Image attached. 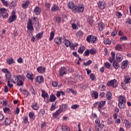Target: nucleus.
Instances as JSON below:
<instances>
[{
    "label": "nucleus",
    "mask_w": 131,
    "mask_h": 131,
    "mask_svg": "<svg viewBox=\"0 0 131 131\" xmlns=\"http://www.w3.org/2000/svg\"><path fill=\"white\" fill-rule=\"evenodd\" d=\"M75 6V5L74 4V2H73L72 1H70L68 3L67 7H68V9H72L73 8H74Z\"/></svg>",
    "instance_id": "c756f323"
},
{
    "label": "nucleus",
    "mask_w": 131,
    "mask_h": 131,
    "mask_svg": "<svg viewBox=\"0 0 131 131\" xmlns=\"http://www.w3.org/2000/svg\"><path fill=\"white\" fill-rule=\"evenodd\" d=\"M3 111L4 113H7L8 114H11L12 112H11V110L8 107H4L3 108Z\"/></svg>",
    "instance_id": "c9c22d12"
},
{
    "label": "nucleus",
    "mask_w": 131,
    "mask_h": 131,
    "mask_svg": "<svg viewBox=\"0 0 131 131\" xmlns=\"http://www.w3.org/2000/svg\"><path fill=\"white\" fill-rule=\"evenodd\" d=\"M32 107L34 110H38V109H39V105L37 102H34L33 103Z\"/></svg>",
    "instance_id": "5701e85b"
},
{
    "label": "nucleus",
    "mask_w": 131,
    "mask_h": 131,
    "mask_svg": "<svg viewBox=\"0 0 131 131\" xmlns=\"http://www.w3.org/2000/svg\"><path fill=\"white\" fill-rule=\"evenodd\" d=\"M16 82H17V85H18V86H22V85L24 84V83H23V81L20 79L18 80Z\"/></svg>",
    "instance_id": "09e8293b"
},
{
    "label": "nucleus",
    "mask_w": 131,
    "mask_h": 131,
    "mask_svg": "<svg viewBox=\"0 0 131 131\" xmlns=\"http://www.w3.org/2000/svg\"><path fill=\"white\" fill-rule=\"evenodd\" d=\"M63 43L64 45H65L66 47H67V48H68V47H70V45H71L70 41L66 39L63 41Z\"/></svg>",
    "instance_id": "e433bc0d"
},
{
    "label": "nucleus",
    "mask_w": 131,
    "mask_h": 131,
    "mask_svg": "<svg viewBox=\"0 0 131 131\" xmlns=\"http://www.w3.org/2000/svg\"><path fill=\"white\" fill-rule=\"evenodd\" d=\"M111 56L112 57H109L108 58V61L110 63H112L113 61H115V52L112 51Z\"/></svg>",
    "instance_id": "9d476101"
},
{
    "label": "nucleus",
    "mask_w": 131,
    "mask_h": 131,
    "mask_svg": "<svg viewBox=\"0 0 131 131\" xmlns=\"http://www.w3.org/2000/svg\"><path fill=\"white\" fill-rule=\"evenodd\" d=\"M108 86H112L114 89H116L118 85L117 84V80L113 79L108 81L107 83Z\"/></svg>",
    "instance_id": "7ed1b4c3"
},
{
    "label": "nucleus",
    "mask_w": 131,
    "mask_h": 131,
    "mask_svg": "<svg viewBox=\"0 0 131 131\" xmlns=\"http://www.w3.org/2000/svg\"><path fill=\"white\" fill-rule=\"evenodd\" d=\"M17 61L18 63H19V64H21V63H23V59H22V57H19V58L17 59Z\"/></svg>",
    "instance_id": "69168bd1"
},
{
    "label": "nucleus",
    "mask_w": 131,
    "mask_h": 131,
    "mask_svg": "<svg viewBox=\"0 0 131 131\" xmlns=\"http://www.w3.org/2000/svg\"><path fill=\"white\" fill-rule=\"evenodd\" d=\"M116 57L117 62H119V63H120V62H122V60H123V56L119 53H117Z\"/></svg>",
    "instance_id": "1a4fd4ad"
},
{
    "label": "nucleus",
    "mask_w": 131,
    "mask_h": 131,
    "mask_svg": "<svg viewBox=\"0 0 131 131\" xmlns=\"http://www.w3.org/2000/svg\"><path fill=\"white\" fill-rule=\"evenodd\" d=\"M104 67L106 68V69H109L110 67H111V64L108 62H104Z\"/></svg>",
    "instance_id": "49530a36"
},
{
    "label": "nucleus",
    "mask_w": 131,
    "mask_h": 131,
    "mask_svg": "<svg viewBox=\"0 0 131 131\" xmlns=\"http://www.w3.org/2000/svg\"><path fill=\"white\" fill-rule=\"evenodd\" d=\"M90 50H87L84 52V56H86V57H88V56H90Z\"/></svg>",
    "instance_id": "0e129e2a"
},
{
    "label": "nucleus",
    "mask_w": 131,
    "mask_h": 131,
    "mask_svg": "<svg viewBox=\"0 0 131 131\" xmlns=\"http://www.w3.org/2000/svg\"><path fill=\"white\" fill-rule=\"evenodd\" d=\"M55 109H56V103H53L52 104L50 110H51V111H54V110H55Z\"/></svg>",
    "instance_id": "4d7b16f0"
},
{
    "label": "nucleus",
    "mask_w": 131,
    "mask_h": 131,
    "mask_svg": "<svg viewBox=\"0 0 131 131\" xmlns=\"http://www.w3.org/2000/svg\"><path fill=\"white\" fill-rule=\"evenodd\" d=\"M61 111H59V110H57L56 112L52 114V116L53 118H58V117L60 114H61Z\"/></svg>",
    "instance_id": "dca6fc26"
},
{
    "label": "nucleus",
    "mask_w": 131,
    "mask_h": 131,
    "mask_svg": "<svg viewBox=\"0 0 131 131\" xmlns=\"http://www.w3.org/2000/svg\"><path fill=\"white\" fill-rule=\"evenodd\" d=\"M99 90H100V91H105V90H106V86H105V85L102 84L99 85Z\"/></svg>",
    "instance_id": "8fccbe9b"
},
{
    "label": "nucleus",
    "mask_w": 131,
    "mask_h": 131,
    "mask_svg": "<svg viewBox=\"0 0 131 131\" xmlns=\"http://www.w3.org/2000/svg\"><path fill=\"white\" fill-rule=\"evenodd\" d=\"M67 73V69L65 67H61L59 69V75L60 76H64Z\"/></svg>",
    "instance_id": "39448f33"
},
{
    "label": "nucleus",
    "mask_w": 131,
    "mask_h": 131,
    "mask_svg": "<svg viewBox=\"0 0 131 131\" xmlns=\"http://www.w3.org/2000/svg\"><path fill=\"white\" fill-rule=\"evenodd\" d=\"M19 79H22V76L18 75L16 76V75H13V77L11 78V81L13 83H16Z\"/></svg>",
    "instance_id": "20e7f679"
},
{
    "label": "nucleus",
    "mask_w": 131,
    "mask_h": 131,
    "mask_svg": "<svg viewBox=\"0 0 131 131\" xmlns=\"http://www.w3.org/2000/svg\"><path fill=\"white\" fill-rule=\"evenodd\" d=\"M76 35L77 37H81L82 36V32L81 31L77 32Z\"/></svg>",
    "instance_id": "603ef678"
},
{
    "label": "nucleus",
    "mask_w": 131,
    "mask_h": 131,
    "mask_svg": "<svg viewBox=\"0 0 131 131\" xmlns=\"http://www.w3.org/2000/svg\"><path fill=\"white\" fill-rule=\"evenodd\" d=\"M29 4H30V1L29 0L26 1L23 5H22V8L23 9H26L27 8H28L29 6Z\"/></svg>",
    "instance_id": "6ab92c4d"
},
{
    "label": "nucleus",
    "mask_w": 131,
    "mask_h": 131,
    "mask_svg": "<svg viewBox=\"0 0 131 131\" xmlns=\"http://www.w3.org/2000/svg\"><path fill=\"white\" fill-rule=\"evenodd\" d=\"M106 97L107 99V100H111L112 99V94L110 92H108L106 93Z\"/></svg>",
    "instance_id": "4c0bfd02"
},
{
    "label": "nucleus",
    "mask_w": 131,
    "mask_h": 131,
    "mask_svg": "<svg viewBox=\"0 0 131 131\" xmlns=\"http://www.w3.org/2000/svg\"><path fill=\"white\" fill-rule=\"evenodd\" d=\"M106 104V101H101L99 102V105H98V111L99 112H101V109L105 106Z\"/></svg>",
    "instance_id": "9b49d317"
},
{
    "label": "nucleus",
    "mask_w": 131,
    "mask_h": 131,
    "mask_svg": "<svg viewBox=\"0 0 131 131\" xmlns=\"http://www.w3.org/2000/svg\"><path fill=\"white\" fill-rule=\"evenodd\" d=\"M89 51L91 55H94V54H96V53H97V50L95 48H92Z\"/></svg>",
    "instance_id": "de8ad7c7"
},
{
    "label": "nucleus",
    "mask_w": 131,
    "mask_h": 131,
    "mask_svg": "<svg viewBox=\"0 0 131 131\" xmlns=\"http://www.w3.org/2000/svg\"><path fill=\"white\" fill-rule=\"evenodd\" d=\"M56 23L57 24H59L61 22V17L57 16L56 17V20H55Z\"/></svg>",
    "instance_id": "052dcab7"
},
{
    "label": "nucleus",
    "mask_w": 131,
    "mask_h": 131,
    "mask_svg": "<svg viewBox=\"0 0 131 131\" xmlns=\"http://www.w3.org/2000/svg\"><path fill=\"white\" fill-rule=\"evenodd\" d=\"M55 36V31H51L50 34V37L49 39V41H52L54 39Z\"/></svg>",
    "instance_id": "473e14b6"
},
{
    "label": "nucleus",
    "mask_w": 131,
    "mask_h": 131,
    "mask_svg": "<svg viewBox=\"0 0 131 131\" xmlns=\"http://www.w3.org/2000/svg\"><path fill=\"white\" fill-rule=\"evenodd\" d=\"M16 20V15H12L10 16L9 18V23H12V22H14V21Z\"/></svg>",
    "instance_id": "7c9ffc66"
},
{
    "label": "nucleus",
    "mask_w": 131,
    "mask_h": 131,
    "mask_svg": "<svg viewBox=\"0 0 131 131\" xmlns=\"http://www.w3.org/2000/svg\"><path fill=\"white\" fill-rule=\"evenodd\" d=\"M118 63H119L118 61L114 60L113 67H114V68H115L116 70H117V69L119 68V64H118Z\"/></svg>",
    "instance_id": "393cba45"
},
{
    "label": "nucleus",
    "mask_w": 131,
    "mask_h": 131,
    "mask_svg": "<svg viewBox=\"0 0 131 131\" xmlns=\"http://www.w3.org/2000/svg\"><path fill=\"white\" fill-rule=\"evenodd\" d=\"M46 114V111L44 109H41L38 113V117H42Z\"/></svg>",
    "instance_id": "cd10ccee"
},
{
    "label": "nucleus",
    "mask_w": 131,
    "mask_h": 131,
    "mask_svg": "<svg viewBox=\"0 0 131 131\" xmlns=\"http://www.w3.org/2000/svg\"><path fill=\"white\" fill-rule=\"evenodd\" d=\"M2 72L5 74V77L7 80H10L11 79V72L9 71L8 69L3 68L1 69Z\"/></svg>",
    "instance_id": "f257e3e1"
},
{
    "label": "nucleus",
    "mask_w": 131,
    "mask_h": 131,
    "mask_svg": "<svg viewBox=\"0 0 131 131\" xmlns=\"http://www.w3.org/2000/svg\"><path fill=\"white\" fill-rule=\"evenodd\" d=\"M17 7V2L15 1H12L10 4L9 5V8L11 10H13V9H15Z\"/></svg>",
    "instance_id": "2eb2a0df"
},
{
    "label": "nucleus",
    "mask_w": 131,
    "mask_h": 131,
    "mask_svg": "<svg viewBox=\"0 0 131 131\" xmlns=\"http://www.w3.org/2000/svg\"><path fill=\"white\" fill-rule=\"evenodd\" d=\"M124 122L126 128H130V123H129L128 120L125 119L124 120Z\"/></svg>",
    "instance_id": "f704fd0d"
},
{
    "label": "nucleus",
    "mask_w": 131,
    "mask_h": 131,
    "mask_svg": "<svg viewBox=\"0 0 131 131\" xmlns=\"http://www.w3.org/2000/svg\"><path fill=\"white\" fill-rule=\"evenodd\" d=\"M43 80L44 79L42 76H38L35 79L36 82H37L39 84H40V83H42V82H43Z\"/></svg>",
    "instance_id": "6e6552de"
},
{
    "label": "nucleus",
    "mask_w": 131,
    "mask_h": 131,
    "mask_svg": "<svg viewBox=\"0 0 131 131\" xmlns=\"http://www.w3.org/2000/svg\"><path fill=\"white\" fill-rule=\"evenodd\" d=\"M1 2L5 7H8V6H9V3H8L7 1H6L5 0H1Z\"/></svg>",
    "instance_id": "bf43d9fd"
},
{
    "label": "nucleus",
    "mask_w": 131,
    "mask_h": 131,
    "mask_svg": "<svg viewBox=\"0 0 131 131\" xmlns=\"http://www.w3.org/2000/svg\"><path fill=\"white\" fill-rule=\"evenodd\" d=\"M74 12L76 13V12H82V5H78L77 7H75L74 10Z\"/></svg>",
    "instance_id": "a211bd4d"
},
{
    "label": "nucleus",
    "mask_w": 131,
    "mask_h": 131,
    "mask_svg": "<svg viewBox=\"0 0 131 131\" xmlns=\"http://www.w3.org/2000/svg\"><path fill=\"white\" fill-rule=\"evenodd\" d=\"M51 83L52 85L54 86V88H56L58 86V83L56 81H52L51 82Z\"/></svg>",
    "instance_id": "5fc2aeb1"
},
{
    "label": "nucleus",
    "mask_w": 131,
    "mask_h": 131,
    "mask_svg": "<svg viewBox=\"0 0 131 131\" xmlns=\"http://www.w3.org/2000/svg\"><path fill=\"white\" fill-rule=\"evenodd\" d=\"M129 80H130V77L128 75H126L124 78V82L125 84H127V83H129Z\"/></svg>",
    "instance_id": "72a5a7b5"
},
{
    "label": "nucleus",
    "mask_w": 131,
    "mask_h": 131,
    "mask_svg": "<svg viewBox=\"0 0 131 131\" xmlns=\"http://www.w3.org/2000/svg\"><path fill=\"white\" fill-rule=\"evenodd\" d=\"M91 96L92 98H94V99H98L99 97V93L97 91H93L91 94Z\"/></svg>",
    "instance_id": "a878e982"
},
{
    "label": "nucleus",
    "mask_w": 131,
    "mask_h": 131,
    "mask_svg": "<svg viewBox=\"0 0 131 131\" xmlns=\"http://www.w3.org/2000/svg\"><path fill=\"white\" fill-rule=\"evenodd\" d=\"M7 10L6 8H1L0 9V13L1 14H4L5 13H6Z\"/></svg>",
    "instance_id": "680f3d73"
},
{
    "label": "nucleus",
    "mask_w": 131,
    "mask_h": 131,
    "mask_svg": "<svg viewBox=\"0 0 131 131\" xmlns=\"http://www.w3.org/2000/svg\"><path fill=\"white\" fill-rule=\"evenodd\" d=\"M6 62L8 65H12L13 63H15V61H14V58H8L6 60Z\"/></svg>",
    "instance_id": "c85d7f7f"
},
{
    "label": "nucleus",
    "mask_w": 131,
    "mask_h": 131,
    "mask_svg": "<svg viewBox=\"0 0 131 131\" xmlns=\"http://www.w3.org/2000/svg\"><path fill=\"white\" fill-rule=\"evenodd\" d=\"M115 50L117 51H122V46L120 44H117L115 47Z\"/></svg>",
    "instance_id": "37998d69"
},
{
    "label": "nucleus",
    "mask_w": 131,
    "mask_h": 131,
    "mask_svg": "<svg viewBox=\"0 0 131 131\" xmlns=\"http://www.w3.org/2000/svg\"><path fill=\"white\" fill-rule=\"evenodd\" d=\"M37 71L39 73L43 74V73H45V72H46V68L42 67L41 66H39L37 68Z\"/></svg>",
    "instance_id": "ddd939ff"
},
{
    "label": "nucleus",
    "mask_w": 131,
    "mask_h": 131,
    "mask_svg": "<svg viewBox=\"0 0 131 131\" xmlns=\"http://www.w3.org/2000/svg\"><path fill=\"white\" fill-rule=\"evenodd\" d=\"M125 103L126 102L119 101L118 104V107H119L120 109H124V108H125Z\"/></svg>",
    "instance_id": "bb28decb"
},
{
    "label": "nucleus",
    "mask_w": 131,
    "mask_h": 131,
    "mask_svg": "<svg viewBox=\"0 0 131 131\" xmlns=\"http://www.w3.org/2000/svg\"><path fill=\"white\" fill-rule=\"evenodd\" d=\"M61 129L62 131H70V128L67 126H62Z\"/></svg>",
    "instance_id": "c03bdc74"
},
{
    "label": "nucleus",
    "mask_w": 131,
    "mask_h": 131,
    "mask_svg": "<svg viewBox=\"0 0 131 131\" xmlns=\"http://www.w3.org/2000/svg\"><path fill=\"white\" fill-rule=\"evenodd\" d=\"M23 95H27V97H28V95H29V92H28V90L26 89H24L23 91Z\"/></svg>",
    "instance_id": "6e6d98bb"
},
{
    "label": "nucleus",
    "mask_w": 131,
    "mask_h": 131,
    "mask_svg": "<svg viewBox=\"0 0 131 131\" xmlns=\"http://www.w3.org/2000/svg\"><path fill=\"white\" fill-rule=\"evenodd\" d=\"M27 77L30 80H33L34 78H33V74L31 73H28L27 74Z\"/></svg>",
    "instance_id": "a19ab883"
},
{
    "label": "nucleus",
    "mask_w": 131,
    "mask_h": 131,
    "mask_svg": "<svg viewBox=\"0 0 131 131\" xmlns=\"http://www.w3.org/2000/svg\"><path fill=\"white\" fill-rule=\"evenodd\" d=\"M29 21L27 22V28L28 30L30 31V32H33L34 31V28H33V23H32V20L29 18Z\"/></svg>",
    "instance_id": "f03ea898"
},
{
    "label": "nucleus",
    "mask_w": 131,
    "mask_h": 131,
    "mask_svg": "<svg viewBox=\"0 0 131 131\" xmlns=\"http://www.w3.org/2000/svg\"><path fill=\"white\" fill-rule=\"evenodd\" d=\"M127 65H128V61L127 60L123 61L121 65L122 69H125L127 67Z\"/></svg>",
    "instance_id": "b1692460"
},
{
    "label": "nucleus",
    "mask_w": 131,
    "mask_h": 131,
    "mask_svg": "<svg viewBox=\"0 0 131 131\" xmlns=\"http://www.w3.org/2000/svg\"><path fill=\"white\" fill-rule=\"evenodd\" d=\"M97 5L98 9H100V10H104V9L106 8V4H105V2L99 1L97 3Z\"/></svg>",
    "instance_id": "423d86ee"
},
{
    "label": "nucleus",
    "mask_w": 131,
    "mask_h": 131,
    "mask_svg": "<svg viewBox=\"0 0 131 131\" xmlns=\"http://www.w3.org/2000/svg\"><path fill=\"white\" fill-rule=\"evenodd\" d=\"M91 39H92V35H90L87 36L86 40L88 42H91Z\"/></svg>",
    "instance_id": "774afa93"
},
{
    "label": "nucleus",
    "mask_w": 131,
    "mask_h": 131,
    "mask_svg": "<svg viewBox=\"0 0 131 131\" xmlns=\"http://www.w3.org/2000/svg\"><path fill=\"white\" fill-rule=\"evenodd\" d=\"M97 38L96 36H93L91 37V41L90 42H91V43H96V42L97 41Z\"/></svg>",
    "instance_id": "ea45409f"
},
{
    "label": "nucleus",
    "mask_w": 131,
    "mask_h": 131,
    "mask_svg": "<svg viewBox=\"0 0 131 131\" xmlns=\"http://www.w3.org/2000/svg\"><path fill=\"white\" fill-rule=\"evenodd\" d=\"M11 121L10 120V119L9 118H6L5 120V123L6 125H9V124L11 123Z\"/></svg>",
    "instance_id": "3c124183"
},
{
    "label": "nucleus",
    "mask_w": 131,
    "mask_h": 131,
    "mask_svg": "<svg viewBox=\"0 0 131 131\" xmlns=\"http://www.w3.org/2000/svg\"><path fill=\"white\" fill-rule=\"evenodd\" d=\"M33 12L35 15L38 16V15H40V13H41V8H39L38 6H36L33 10Z\"/></svg>",
    "instance_id": "0eeeda50"
},
{
    "label": "nucleus",
    "mask_w": 131,
    "mask_h": 131,
    "mask_svg": "<svg viewBox=\"0 0 131 131\" xmlns=\"http://www.w3.org/2000/svg\"><path fill=\"white\" fill-rule=\"evenodd\" d=\"M54 42L56 45L60 46V45L62 43V38L60 37H55L54 39Z\"/></svg>",
    "instance_id": "4468645a"
},
{
    "label": "nucleus",
    "mask_w": 131,
    "mask_h": 131,
    "mask_svg": "<svg viewBox=\"0 0 131 131\" xmlns=\"http://www.w3.org/2000/svg\"><path fill=\"white\" fill-rule=\"evenodd\" d=\"M78 46V44L77 43H71L70 47L71 48V50H72L73 51H74L75 47H77Z\"/></svg>",
    "instance_id": "79ce46f5"
},
{
    "label": "nucleus",
    "mask_w": 131,
    "mask_h": 131,
    "mask_svg": "<svg viewBox=\"0 0 131 131\" xmlns=\"http://www.w3.org/2000/svg\"><path fill=\"white\" fill-rule=\"evenodd\" d=\"M98 27H99V30L100 31H102L105 28V25H104V23L103 22L101 21L98 23Z\"/></svg>",
    "instance_id": "412c9836"
},
{
    "label": "nucleus",
    "mask_w": 131,
    "mask_h": 131,
    "mask_svg": "<svg viewBox=\"0 0 131 131\" xmlns=\"http://www.w3.org/2000/svg\"><path fill=\"white\" fill-rule=\"evenodd\" d=\"M118 101L119 102H122L123 103H126V98L124 95H120L118 97Z\"/></svg>",
    "instance_id": "f8f14e48"
},
{
    "label": "nucleus",
    "mask_w": 131,
    "mask_h": 131,
    "mask_svg": "<svg viewBox=\"0 0 131 131\" xmlns=\"http://www.w3.org/2000/svg\"><path fill=\"white\" fill-rule=\"evenodd\" d=\"M59 10V6H57L56 4H53L51 7V11L52 12H57Z\"/></svg>",
    "instance_id": "4be33fe9"
},
{
    "label": "nucleus",
    "mask_w": 131,
    "mask_h": 131,
    "mask_svg": "<svg viewBox=\"0 0 131 131\" xmlns=\"http://www.w3.org/2000/svg\"><path fill=\"white\" fill-rule=\"evenodd\" d=\"M67 108V104H62V105L59 106V111H60V112H64V111H66V108Z\"/></svg>",
    "instance_id": "f3484780"
},
{
    "label": "nucleus",
    "mask_w": 131,
    "mask_h": 131,
    "mask_svg": "<svg viewBox=\"0 0 131 131\" xmlns=\"http://www.w3.org/2000/svg\"><path fill=\"white\" fill-rule=\"evenodd\" d=\"M41 97L42 98H43V99H46V98H49V94L46 93V92L42 91V94H41Z\"/></svg>",
    "instance_id": "58836bf2"
},
{
    "label": "nucleus",
    "mask_w": 131,
    "mask_h": 131,
    "mask_svg": "<svg viewBox=\"0 0 131 131\" xmlns=\"http://www.w3.org/2000/svg\"><path fill=\"white\" fill-rule=\"evenodd\" d=\"M29 117H30V118H31V119H34V118H35V114L33 112H30L29 113Z\"/></svg>",
    "instance_id": "a18cd8bd"
},
{
    "label": "nucleus",
    "mask_w": 131,
    "mask_h": 131,
    "mask_svg": "<svg viewBox=\"0 0 131 131\" xmlns=\"http://www.w3.org/2000/svg\"><path fill=\"white\" fill-rule=\"evenodd\" d=\"M104 45H111V40L109 39H105L104 41Z\"/></svg>",
    "instance_id": "864d4df0"
},
{
    "label": "nucleus",
    "mask_w": 131,
    "mask_h": 131,
    "mask_svg": "<svg viewBox=\"0 0 131 131\" xmlns=\"http://www.w3.org/2000/svg\"><path fill=\"white\" fill-rule=\"evenodd\" d=\"M92 63V60H89L86 62H84V65L85 66H89V65H91Z\"/></svg>",
    "instance_id": "e2e57ef3"
},
{
    "label": "nucleus",
    "mask_w": 131,
    "mask_h": 131,
    "mask_svg": "<svg viewBox=\"0 0 131 131\" xmlns=\"http://www.w3.org/2000/svg\"><path fill=\"white\" fill-rule=\"evenodd\" d=\"M120 41H123L124 40H127V37H126L125 36H121L120 38Z\"/></svg>",
    "instance_id": "13d9d810"
},
{
    "label": "nucleus",
    "mask_w": 131,
    "mask_h": 131,
    "mask_svg": "<svg viewBox=\"0 0 131 131\" xmlns=\"http://www.w3.org/2000/svg\"><path fill=\"white\" fill-rule=\"evenodd\" d=\"M42 36H43V32H40L36 34V38L37 40H38L39 39H41V38L42 37Z\"/></svg>",
    "instance_id": "aec40b11"
},
{
    "label": "nucleus",
    "mask_w": 131,
    "mask_h": 131,
    "mask_svg": "<svg viewBox=\"0 0 131 131\" xmlns=\"http://www.w3.org/2000/svg\"><path fill=\"white\" fill-rule=\"evenodd\" d=\"M6 81H7L8 86L10 87V89H12V88H13V84H10V80H7Z\"/></svg>",
    "instance_id": "338daca9"
},
{
    "label": "nucleus",
    "mask_w": 131,
    "mask_h": 131,
    "mask_svg": "<svg viewBox=\"0 0 131 131\" xmlns=\"http://www.w3.org/2000/svg\"><path fill=\"white\" fill-rule=\"evenodd\" d=\"M56 100H57V97L54 94H52L50 95L49 99L50 102H54V101H56Z\"/></svg>",
    "instance_id": "2f4dec72"
}]
</instances>
